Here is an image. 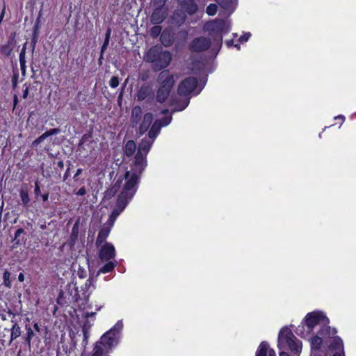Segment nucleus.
Instances as JSON below:
<instances>
[{"label":"nucleus","instance_id":"obj_1","mask_svg":"<svg viewBox=\"0 0 356 356\" xmlns=\"http://www.w3.org/2000/svg\"><path fill=\"white\" fill-rule=\"evenodd\" d=\"M122 327V321H118L112 328L100 337L99 341L95 342L93 347V353L90 356L108 355L118 345Z\"/></svg>","mask_w":356,"mask_h":356},{"label":"nucleus","instance_id":"obj_2","mask_svg":"<svg viewBox=\"0 0 356 356\" xmlns=\"http://www.w3.org/2000/svg\"><path fill=\"white\" fill-rule=\"evenodd\" d=\"M230 23L228 20L216 19L210 21L204 25V30L213 40L212 51L217 55L222 44V35L229 31Z\"/></svg>","mask_w":356,"mask_h":356},{"label":"nucleus","instance_id":"obj_3","mask_svg":"<svg viewBox=\"0 0 356 356\" xmlns=\"http://www.w3.org/2000/svg\"><path fill=\"white\" fill-rule=\"evenodd\" d=\"M171 59V54L168 51H164L160 45L152 47L145 55L146 61L152 63V69L155 72L168 67Z\"/></svg>","mask_w":356,"mask_h":356},{"label":"nucleus","instance_id":"obj_4","mask_svg":"<svg viewBox=\"0 0 356 356\" xmlns=\"http://www.w3.org/2000/svg\"><path fill=\"white\" fill-rule=\"evenodd\" d=\"M157 81L159 88L155 99L157 102L162 104L167 101L175 85L174 76L170 74L168 70H163L159 74Z\"/></svg>","mask_w":356,"mask_h":356},{"label":"nucleus","instance_id":"obj_5","mask_svg":"<svg viewBox=\"0 0 356 356\" xmlns=\"http://www.w3.org/2000/svg\"><path fill=\"white\" fill-rule=\"evenodd\" d=\"M284 343L294 353L298 354L302 350L301 341L296 339L291 330L286 326L282 327L279 333L278 346L280 349H282Z\"/></svg>","mask_w":356,"mask_h":356},{"label":"nucleus","instance_id":"obj_6","mask_svg":"<svg viewBox=\"0 0 356 356\" xmlns=\"http://www.w3.org/2000/svg\"><path fill=\"white\" fill-rule=\"evenodd\" d=\"M124 177L126 182L118 198L129 203L137 191L140 179L130 176L129 172H125Z\"/></svg>","mask_w":356,"mask_h":356},{"label":"nucleus","instance_id":"obj_7","mask_svg":"<svg viewBox=\"0 0 356 356\" xmlns=\"http://www.w3.org/2000/svg\"><path fill=\"white\" fill-rule=\"evenodd\" d=\"M305 325L307 327V334L313 331L314 327L321 322L327 323L328 318L322 312H313L306 315L305 318Z\"/></svg>","mask_w":356,"mask_h":356},{"label":"nucleus","instance_id":"obj_8","mask_svg":"<svg viewBox=\"0 0 356 356\" xmlns=\"http://www.w3.org/2000/svg\"><path fill=\"white\" fill-rule=\"evenodd\" d=\"M197 86V79L195 76H188L183 80L178 86L179 95H187L195 90Z\"/></svg>","mask_w":356,"mask_h":356},{"label":"nucleus","instance_id":"obj_9","mask_svg":"<svg viewBox=\"0 0 356 356\" xmlns=\"http://www.w3.org/2000/svg\"><path fill=\"white\" fill-rule=\"evenodd\" d=\"M147 166V159L140 156L134 157V161L131 164V170L126 172H129L130 176L140 179V176Z\"/></svg>","mask_w":356,"mask_h":356},{"label":"nucleus","instance_id":"obj_10","mask_svg":"<svg viewBox=\"0 0 356 356\" xmlns=\"http://www.w3.org/2000/svg\"><path fill=\"white\" fill-rule=\"evenodd\" d=\"M211 44L209 38L201 36L193 40L189 45V49L192 52H202L208 49Z\"/></svg>","mask_w":356,"mask_h":356},{"label":"nucleus","instance_id":"obj_11","mask_svg":"<svg viewBox=\"0 0 356 356\" xmlns=\"http://www.w3.org/2000/svg\"><path fill=\"white\" fill-rule=\"evenodd\" d=\"M115 256L114 246L108 242H105L99 250V258L104 261H108Z\"/></svg>","mask_w":356,"mask_h":356},{"label":"nucleus","instance_id":"obj_12","mask_svg":"<svg viewBox=\"0 0 356 356\" xmlns=\"http://www.w3.org/2000/svg\"><path fill=\"white\" fill-rule=\"evenodd\" d=\"M155 98L154 91L152 86L149 83L143 84L137 93V99L138 101L153 100Z\"/></svg>","mask_w":356,"mask_h":356},{"label":"nucleus","instance_id":"obj_13","mask_svg":"<svg viewBox=\"0 0 356 356\" xmlns=\"http://www.w3.org/2000/svg\"><path fill=\"white\" fill-rule=\"evenodd\" d=\"M127 204L128 203L126 202L125 201L118 198L117 202H116V207L113 210L111 214L109 216V219L106 224L112 227L114 224V222H115L116 218L125 209Z\"/></svg>","mask_w":356,"mask_h":356},{"label":"nucleus","instance_id":"obj_14","mask_svg":"<svg viewBox=\"0 0 356 356\" xmlns=\"http://www.w3.org/2000/svg\"><path fill=\"white\" fill-rule=\"evenodd\" d=\"M153 142H154V140H152L150 138L149 139H146V138L143 139L138 145L136 156H138V157L140 156V158L143 157V159H146V156H147V153L149 152V151L152 145Z\"/></svg>","mask_w":356,"mask_h":356},{"label":"nucleus","instance_id":"obj_15","mask_svg":"<svg viewBox=\"0 0 356 356\" xmlns=\"http://www.w3.org/2000/svg\"><path fill=\"white\" fill-rule=\"evenodd\" d=\"M181 10L188 15H193L197 10V6L194 0H178Z\"/></svg>","mask_w":356,"mask_h":356},{"label":"nucleus","instance_id":"obj_16","mask_svg":"<svg viewBox=\"0 0 356 356\" xmlns=\"http://www.w3.org/2000/svg\"><path fill=\"white\" fill-rule=\"evenodd\" d=\"M189 102V98L177 99L171 97L170 105L174 106L171 110V113L184 110L188 106Z\"/></svg>","mask_w":356,"mask_h":356},{"label":"nucleus","instance_id":"obj_17","mask_svg":"<svg viewBox=\"0 0 356 356\" xmlns=\"http://www.w3.org/2000/svg\"><path fill=\"white\" fill-rule=\"evenodd\" d=\"M165 17L166 10L164 8H156L150 17V22L152 24H159L163 22Z\"/></svg>","mask_w":356,"mask_h":356},{"label":"nucleus","instance_id":"obj_18","mask_svg":"<svg viewBox=\"0 0 356 356\" xmlns=\"http://www.w3.org/2000/svg\"><path fill=\"white\" fill-rule=\"evenodd\" d=\"M153 121V114L152 113H146L143 118L142 122L138 127V133L140 136L144 134L149 128Z\"/></svg>","mask_w":356,"mask_h":356},{"label":"nucleus","instance_id":"obj_19","mask_svg":"<svg viewBox=\"0 0 356 356\" xmlns=\"http://www.w3.org/2000/svg\"><path fill=\"white\" fill-rule=\"evenodd\" d=\"M26 241V234L23 228H18L15 233L13 242V248H16Z\"/></svg>","mask_w":356,"mask_h":356},{"label":"nucleus","instance_id":"obj_20","mask_svg":"<svg viewBox=\"0 0 356 356\" xmlns=\"http://www.w3.org/2000/svg\"><path fill=\"white\" fill-rule=\"evenodd\" d=\"M160 40L165 47H170L175 42L174 33L170 30L165 29L160 35Z\"/></svg>","mask_w":356,"mask_h":356},{"label":"nucleus","instance_id":"obj_21","mask_svg":"<svg viewBox=\"0 0 356 356\" xmlns=\"http://www.w3.org/2000/svg\"><path fill=\"white\" fill-rule=\"evenodd\" d=\"M142 108L140 106H135L131 111V123L132 128H136L142 118Z\"/></svg>","mask_w":356,"mask_h":356},{"label":"nucleus","instance_id":"obj_22","mask_svg":"<svg viewBox=\"0 0 356 356\" xmlns=\"http://www.w3.org/2000/svg\"><path fill=\"white\" fill-rule=\"evenodd\" d=\"M186 19V13H184L181 9L175 10L171 17L172 24L175 26H178L183 24L185 22Z\"/></svg>","mask_w":356,"mask_h":356},{"label":"nucleus","instance_id":"obj_23","mask_svg":"<svg viewBox=\"0 0 356 356\" xmlns=\"http://www.w3.org/2000/svg\"><path fill=\"white\" fill-rule=\"evenodd\" d=\"M218 4L223 9L228 11L229 15L234 10L237 0H215Z\"/></svg>","mask_w":356,"mask_h":356},{"label":"nucleus","instance_id":"obj_24","mask_svg":"<svg viewBox=\"0 0 356 356\" xmlns=\"http://www.w3.org/2000/svg\"><path fill=\"white\" fill-rule=\"evenodd\" d=\"M111 227L107 224H104L103 227L100 229L96 241V245L100 246L104 242L105 243L106 238L108 236Z\"/></svg>","mask_w":356,"mask_h":356},{"label":"nucleus","instance_id":"obj_25","mask_svg":"<svg viewBox=\"0 0 356 356\" xmlns=\"http://www.w3.org/2000/svg\"><path fill=\"white\" fill-rule=\"evenodd\" d=\"M122 182V179H118L111 188L104 192V198L109 200L113 197L120 188Z\"/></svg>","mask_w":356,"mask_h":356},{"label":"nucleus","instance_id":"obj_26","mask_svg":"<svg viewBox=\"0 0 356 356\" xmlns=\"http://www.w3.org/2000/svg\"><path fill=\"white\" fill-rule=\"evenodd\" d=\"M329 348L332 350H339L340 352L339 353H344L343 341L338 336L333 337L332 342L329 346Z\"/></svg>","mask_w":356,"mask_h":356},{"label":"nucleus","instance_id":"obj_27","mask_svg":"<svg viewBox=\"0 0 356 356\" xmlns=\"http://www.w3.org/2000/svg\"><path fill=\"white\" fill-rule=\"evenodd\" d=\"M79 232V222L76 221L72 229V232L70 236L69 244L70 246H74L78 239Z\"/></svg>","mask_w":356,"mask_h":356},{"label":"nucleus","instance_id":"obj_28","mask_svg":"<svg viewBox=\"0 0 356 356\" xmlns=\"http://www.w3.org/2000/svg\"><path fill=\"white\" fill-rule=\"evenodd\" d=\"M16 276L17 275L15 270H5L3 275V285L9 289L11 288V280H15Z\"/></svg>","mask_w":356,"mask_h":356},{"label":"nucleus","instance_id":"obj_29","mask_svg":"<svg viewBox=\"0 0 356 356\" xmlns=\"http://www.w3.org/2000/svg\"><path fill=\"white\" fill-rule=\"evenodd\" d=\"M162 127L160 124V122L159 123L158 121H154L150 127V129L148 132V137L152 139V140H154V139L156 138L158 134H159L161 129Z\"/></svg>","mask_w":356,"mask_h":356},{"label":"nucleus","instance_id":"obj_30","mask_svg":"<svg viewBox=\"0 0 356 356\" xmlns=\"http://www.w3.org/2000/svg\"><path fill=\"white\" fill-rule=\"evenodd\" d=\"M322 338L321 336L316 335L313 337L311 340V355L312 353H315L314 351H317L321 348V344H322Z\"/></svg>","mask_w":356,"mask_h":356},{"label":"nucleus","instance_id":"obj_31","mask_svg":"<svg viewBox=\"0 0 356 356\" xmlns=\"http://www.w3.org/2000/svg\"><path fill=\"white\" fill-rule=\"evenodd\" d=\"M136 149V145L134 140H129L127 142L124 147V154L127 156L130 157L133 156Z\"/></svg>","mask_w":356,"mask_h":356},{"label":"nucleus","instance_id":"obj_32","mask_svg":"<svg viewBox=\"0 0 356 356\" xmlns=\"http://www.w3.org/2000/svg\"><path fill=\"white\" fill-rule=\"evenodd\" d=\"M15 44L12 41H7L6 44L2 45L0 48V51L2 54L6 56L7 57L10 56L12 51L15 47Z\"/></svg>","mask_w":356,"mask_h":356},{"label":"nucleus","instance_id":"obj_33","mask_svg":"<svg viewBox=\"0 0 356 356\" xmlns=\"http://www.w3.org/2000/svg\"><path fill=\"white\" fill-rule=\"evenodd\" d=\"M11 334H10V341L11 343L14 339L19 337L21 334V329L20 327L18 325V324L15 322L11 330Z\"/></svg>","mask_w":356,"mask_h":356},{"label":"nucleus","instance_id":"obj_34","mask_svg":"<svg viewBox=\"0 0 356 356\" xmlns=\"http://www.w3.org/2000/svg\"><path fill=\"white\" fill-rule=\"evenodd\" d=\"M115 266V265L113 262L108 261L97 272L95 276L97 277L100 273H106L111 272L114 269Z\"/></svg>","mask_w":356,"mask_h":356},{"label":"nucleus","instance_id":"obj_35","mask_svg":"<svg viewBox=\"0 0 356 356\" xmlns=\"http://www.w3.org/2000/svg\"><path fill=\"white\" fill-rule=\"evenodd\" d=\"M92 281L88 280L85 284L84 288L82 289V291H83L82 294L83 296V299H84V303L82 304L83 307L88 302L90 293H87V291H88V289L90 288V286L92 285Z\"/></svg>","mask_w":356,"mask_h":356},{"label":"nucleus","instance_id":"obj_36","mask_svg":"<svg viewBox=\"0 0 356 356\" xmlns=\"http://www.w3.org/2000/svg\"><path fill=\"white\" fill-rule=\"evenodd\" d=\"M268 344L266 341H262L257 351L256 356H267Z\"/></svg>","mask_w":356,"mask_h":356},{"label":"nucleus","instance_id":"obj_37","mask_svg":"<svg viewBox=\"0 0 356 356\" xmlns=\"http://www.w3.org/2000/svg\"><path fill=\"white\" fill-rule=\"evenodd\" d=\"M20 197H21V200L22 201V204H24V206H27L30 200H29V197L28 191L26 188H21Z\"/></svg>","mask_w":356,"mask_h":356},{"label":"nucleus","instance_id":"obj_38","mask_svg":"<svg viewBox=\"0 0 356 356\" xmlns=\"http://www.w3.org/2000/svg\"><path fill=\"white\" fill-rule=\"evenodd\" d=\"M172 115H167L164 116L162 118L156 119V121H158L159 123L160 122V124L162 127L168 126L172 121Z\"/></svg>","mask_w":356,"mask_h":356},{"label":"nucleus","instance_id":"obj_39","mask_svg":"<svg viewBox=\"0 0 356 356\" xmlns=\"http://www.w3.org/2000/svg\"><path fill=\"white\" fill-rule=\"evenodd\" d=\"M25 328L27 330V337L25 339V341L28 343L29 346L30 347L31 339L34 336V332L29 325H26Z\"/></svg>","mask_w":356,"mask_h":356},{"label":"nucleus","instance_id":"obj_40","mask_svg":"<svg viewBox=\"0 0 356 356\" xmlns=\"http://www.w3.org/2000/svg\"><path fill=\"white\" fill-rule=\"evenodd\" d=\"M161 26H158L157 24H155L154 26H153L151 29H150V35L153 38H156L158 37L159 35L161 34Z\"/></svg>","mask_w":356,"mask_h":356},{"label":"nucleus","instance_id":"obj_41","mask_svg":"<svg viewBox=\"0 0 356 356\" xmlns=\"http://www.w3.org/2000/svg\"><path fill=\"white\" fill-rule=\"evenodd\" d=\"M48 135L46 132L42 134L41 136H40L38 138H37L35 140L33 141L31 146L33 147H37L38 145H40L42 141H44L47 138H48Z\"/></svg>","mask_w":356,"mask_h":356},{"label":"nucleus","instance_id":"obj_42","mask_svg":"<svg viewBox=\"0 0 356 356\" xmlns=\"http://www.w3.org/2000/svg\"><path fill=\"white\" fill-rule=\"evenodd\" d=\"M218 10V6L215 3H211L207 7L206 12L209 15H214Z\"/></svg>","mask_w":356,"mask_h":356},{"label":"nucleus","instance_id":"obj_43","mask_svg":"<svg viewBox=\"0 0 356 356\" xmlns=\"http://www.w3.org/2000/svg\"><path fill=\"white\" fill-rule=\"evenodd\" d=\"M318 334L321 337H323L325 335L331 334V327L328 325H324L322 328L318 332Z\"/></svg>","mask_w":356,"mask_h":356},{"label":"nucleus","instance_id":"obj_44","mask_svg":"<svg viewBox=\"0 0 356 356\" xmlns=\"http://www.w3.org/2000/svg\"><path fill=\"white\" fill-rule=\"evenodd\" d=\"M56 302L60 305H64L67 304V301L64 297V291L63 290L60 291Z\"/></svg>","mask_w":356,"mask_h":356},{"label":"nucleus","instance_id":"obj_45","mask_svg":"<svg viewBox=\"0 0 356 356\" xmlns=\"http://www.w3.org/2000/svg\"><path fill=\"white\" fill-rule=\"evenodd\" d=\"M90 138H92V133H88L85 134L81 138L79 143V147H81L88 140H89Z\"/></svg>","mask_w":356,"mask_h":356},{"label":"nucleus","instance_id":"obj_46","mask_svg":"<svg viewBox=\"0 0 356 356\" xmlns=\"http://www.w3.org/2000/svg\"><path fill=\"white\" fill-rule=\"evenodd\" d=\"M41 11H40L39 13V15H38V17L36 19V22L35 23V25L33 26V33H39V29H40V17H41Z\"/></svg>","mask_w":356,"mask_h":356},{"label":"nucleus","instance_id":"obj_47","mask_svg":"<svg viewBox=\"0 0 356 356\" xmlns=\"http://www.w3.org/2000/svg\"><path fill=\"white\" fill-rule=\"evenodd\" d=\"M109 85L113 88L118 87L119 85V78L115 76H112L109 81Z\"/></svg>","mask_w":356,"mask_h":356},{"label":"nucleus","instance_id":"obj_48","mask_svg":"<svg viewBox=\"0 0 356 356\" xmlns=\"http://www.w3.org/2000/svg\"><path fill=\"white\" fill-rule=\"evenodd\" d=\"M38 35H39V33H33V37H32L31 42V45L33 51H34V49L35 48V45L38 42Z\"/></svg>","mask_w":356,"mask_h":356},{"label":"nucleus","instance_id":"obj_49","mask_svg":"<svg viewBox=\"0 0 356 356\" xmlns=\"http://www.w3.org/2000/svg\"><path fill=\"white\" fill-rule=\"evenodd\" d=\"M18 79H19L18 72H15L12 77V87H13V90L16 89V88L17 86Z\"/></svg>","mask_w":356,"mask_h":356},{"label":"nucleus","instance_id":"obj_50","mask_svg":"<svg viewBox=\"0 0 356 356\" xmlns=\"http://www.w3.org/2000/svg\"><path fill=\"white\" fill-rule=\"evenodd\" d=\"M26 44H27V42L24 44L23 47L21 49V51L19 54V61H26L25 54H26Z\"/></svg>","mask_w":356,"mask_h":356},{"label":"nucleus","instance_id":"obj_51","mask_svg":"<svg viewBox=\"0 0 356 356\" xmlns=\"http://www.w3.org/2000/svg\"><path fill=\"white\" fill-rule=\"evenodd\" d=\"M304 329H305V325H299L296 328V333L298 336H300L301 337H305V333H304Z\"/></svg>","mask_w":356,"mask_h":356},{"label":"nucleus","instance_id":"obj_52","mask_svg":"<svg viewBox=\"0 0 356 356\" xmlns=\"http://www.w3.org/2000/svg\"><path fill=\"white\" fill-rule=\"evenodd\" d=\"M46 133L47 134L48 136L49 137L51 136L60 134V129L59 128L51 129L47 131Z\"/></svg>","mask_w":356,"mask_h":356},{"label":"nucleus","instance_id":"obj_53","mask_svg":"<svg viewBox=\"0 0 356 356\" xmlns=\"http://www.w3.org/2000/svg\"><path fill=\"white\" fill-rule=\"evenodd\" d=\"M168 0H153L154 5L156 6V8H164V6Z\"/></svg>","mask_w":356,"mask_h":356},{"label":"nucleus","instance_id":"obj_54","mask_svg":"<svg viewBox=\"0 0 356 356\" xmlns=\"http://www.w3.org/2000/svg\"><path fill=\"white\" fill-rule=\"evenodd\" d=\"M72 166V165L69 162L68 163V166H67V168L64 174V176H63V181H66L68 177L70 176V169H71V167Z\"/></svg>","mask_w":356,"mask_h":356},{"label":"nucleus","instance_id":"obj_55","mask_svg":"<svg viewBox=\"0 0 356 356\" xmlns=\"http://www.w3.org/2000/svg\"><path fill=\"white\" fill-rule=\"evenodd\" d=\"M250 35V33H245L239 38L238 40L240 42H246L248 40Z\"/></svg>","mask_w":356,"mask_h":356},{"label":"nucleus","instance_id":"obj_56","mask_svg":"<svg viewBox=\"0 0 356 356\" xmlns=\"http://www.w3.org/2000/svg\"><path fill=\"white\" fill-rule=\"evenodd\" d=\"M75 291L74 295L72 296V300L74 302H78L81 299V296L79 295L77 288L74 289Z\"/></svg>","mask_w":356,"mask_h":356},{"label":"nucleus","instance_id":"obj_57","mask_svg":"<svg viewBox=\"0 0 356 356\" xmlns=\"http://www.w3.org/2000/svg\"><path fill=\"white\" fill-rule=\"evenodd\" d=\"M34 193L35 194L36 196L38 195H41V193H40V186H39V182L38 181H35V189H34Z\"/></svg>","mask_w":356,"mask_h":356},{"label":"nucleus","instance_id":"obj_58","mask_svg":"<svg viewBox=\"0 0 356 356\" xmlns=\"http://www.w3.org/2000/svg\"><path fill=\"white\" fill-rule=\"evenodd\" d=\"M108 44H109V41H108L107 40H104V43L101 47L102 55H103L104 51L106 50V49L108 46Z\"/></svg>","mask_w":356,"mask_h":356},{"label":"nucleus","instance_id":"obj_59","mask_svg":"<svg viewBox=\"0 0 356 356\" xmlns=\"http://www.w3.org/2000/svg\"><path fill=\"white\" fill-rule=\"evenodd\" d=\"M43 165H44V163H42L41 165V169L42 170V175L43 177H46V178H49L51 177V172L47 170V171H45L43 170Z\"/></svg>","mask_w":356,"mask_h":356},{"label":"nucleus","instance_id":"obj_60","mask_svg":"<svg viewBox=\"0 0 356 356\" xmlns=\"http://www.w3.org/2000/svg\"><path fill=\"white\" fill-rule=\"evenodd\" d=\"M77 274L80 278H84L86 276V272L83 268H79Z\"/></svg>","mask_w":356,"mask_h":356},{"label":"nucleus","instance_id":"obj_61","mask_svg":"<svg viewBox=\"0 0 356 356\" xmlns=\"http://www.w3.org/2000/svg\"><path fill=\"white\" fill-rule=\"evenodd\" d=\"M20 63V67L22 75H25L26 74V61H19Z\"/></svg>","mask_w":356,"mask_h":356},{"label":"nucleus","instance_id":"obj_62","mask_svg":"<svg viewBox=\"0 0 356 356\" xmlns=\"http://www.w3.org/2000/svg\"><path fill=\"white\" fill-rule=\"evenodd\" d=\"M7 303L6 302L0 303V314H3L6 311Z\"/></svg>","mask_w":356,"mask_h":356},{"label":"nucleus","instance_id":"obj_63","mask_svg":"<svg viewBox=\"0 0 356 356\" xmlns=\"http://www.w3.org/2000/svg\"><path fill=\"white\" fill-rule=\"evenodd\" d=\"M178 34L183 38V43L188 35V32L186 31H181Z\"/></svg>","mask_w":356,"mask_h":356},{"label":"nucleus","instance_id":"obj_64","mask_svg":"<svg viewBox=\"0 0 356 356\" xmlns=\"http://www.w3.org/2000/svg\"><path fill=\"white\" fill-rule=\"evenodd\" d=\"M86 193V190L85 187H81L79 189V191L76 193L77 195H84Z\"/></svg>","mask_w":356,"mask_h":356}]
</instances>
